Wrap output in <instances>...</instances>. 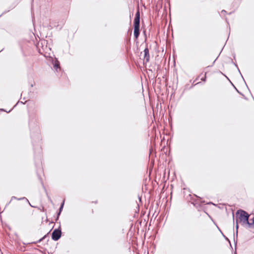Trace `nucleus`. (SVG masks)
Listing matches in <instances>:
<instances>
[{
	"mask_svg": "<svg viewBox=\"0 0 254 254\" xmlns=\"http://www.w3.org/2000/svg\"><path fill=\"white\" fill-rule=\"evenodd\" d=\"M144 59L145 60L146 62H148L150 59V55H149V49L146 46V47L144 50Z\"/></svg>",
	"mask_w": 254,
	"mask_h": 254,
	"instance_id": "5",
	"label": "nucleus"
},
{
	"mask_svg": "<svg viewBox=\"0 0 254 254\" xmlns=\"http://www.w3.org/2000/svg\"><path fill=\"white\" fill-rule=\"evenodd\" d=\"M233 221H234V214H233Z\"/></svg>",
	"mask_w": 254,
	"mask_h": 254,
	"instance_id": "20",
	"label": "nucleus"
},
{
	"mask_svg": "<svg viewBox=\"0 0 254 254\" xmlns=\"http://www.w3.org/2000/svg\"><path fill=\"white\" fill-rule=\"evenodd\" d=\"M232 63L233 64H234L235 65V66L237 68V69H238V71H239V72L240 74H241V75L242 77L243 78V80H244V82H245V84H246V86H247V88H248V85H247L246 82V81H245V79H244V77H243V76L242 74H241V71H240V69H239V67H238V66L237 64L236 63H235V62H234L233 61H232Z\"/></svg>",
	"mask_w": 254,
	"mask_h": 254,
	"instance_id": "8",
	"label": "nucleus"
},
{
	"mask_svg": "<svg viewBox=\"0 0 254 254\" xmlns=\"http://www.w3.org/2000/svg\"><path fill=\"white\" fill-rule=\"evenodd\" d=\"M1 111H5V110L3 109H0Z\"/></svg>",
	"mask_w": 254,
	"mask_h": 254,
	"instance_id": "22",
	"label": "nucleus"
},
{
	"mask_svg": "<svg viewBox=\"0 0 254 254\" xmlns=\"http://www.w3.org/2000/svg\"><path fill=\"white\" fill-rule=\"evenodd\" d=\"M210 203H211V204H213V203H212V202H210ZM208 204H209V203H208Z\"/></svg>",
	"mask_w": 254,
	"mask_h": 254,
	"instance_id": "27",
	"label": "nucleus"
},
{
	"mask_svg": "<svg viewBox=\"0 0 254 254\" xmlns=\"http://www.w3.org/2000/svg\"><path fill=\"white\" fill-rule=\"evenodd\" d=\"M201 80L202 81H204V82L206 81V72L205 73L204 76L203 77H202Z\"/></svg>",
	"mask_w": 254,
	"mask_h": 254,
	"instance_id": "13",
	"label": "nucleus"
},
{
	"mask_svg": "<svg viewBox=\"0 0 254 254\" xmlns=\"http://www.w3.org/2000/svg\"><path fill=\"white\" fill-rule=\"evenodd\" d=\"M239 222L238 221V219H236V231H238L239 229Z\"/></svg>",
	"mask_w": 254,
	"mask_h": 254,
	"instance_id": "12",
	"label": "nucleus"
},
{
	"mask_svg": "<svg viewBox=\"0 0 254 254\" xmlns=\"http://www.w3.org/2000/svg\"><path fill=\"white\" fill-rule=\"evenodd\" d=\"M33 140H32V143H33ZM33 145H34V144H33Z\"/></svg>",
	"mask_w": 254,
	"mask_h": 254,
	"instance_id": "24",
	"label": "nucleus"
},
{
	"mask_svg": "<svg viewBox=\"0 0 254 254\" xmlns=\"http://www.w3.org/2000/svg\"><path fill=\"white\" fill-rule=\"evenodd\" d=\"M17 197H16V196H12L11 198V200H13V199H17Z\"/></svg>",
	"mask_w": 254,
	"mask_h": 254,
	"instance_id": "15",
	"label": "nucleus"
},
{
	"mask_svg": "<svg viewBox=\"0 0 254 254\" xmlns=\"http://www.w3.org/2000/svg\"><path fill=\"white\" fill-rule=\"evenodd\" d=\"M52 64L53 65V67L55 70L57 71H58V69L61 70L60 67V62L58 60L57 58H55L54 59H52Z\"/></svg>",
	"mask_w": 254,
	"mask_h": 254,
	"instance_id": "4",
	"label": "nucleus"
},
{
	"mask_svg": "<svg viewBox=\"0 0 254 254\" xmlns=\"http://www.w3.org/2000/svg\"><path fill=\"white\" fill-rule=\"evenodd\" d=\"M139 200L141 201V198L139 197Z\"/></svg>",
	"mask_w": 254,
	"mask_h": 254,
	"instance_id": "26",
	"label": "nucleus"
},
{
	"mask_svg": "<svg viewBox=\"0 0 254 254\" xmlns=\"http://www.w3.org/2000/svg\"><path fill=\"white\" fill-rule=\"evenodd\" d=\"M62 230L61 228V226L57 229H55L53 230L52 233V239L53 240L55 241H58L62 236Z\"/></svg>",
	"mask_w": 254,
	"mask_h": 254,
	"instance_id": "3",
	"label": "nucleus"
},
{
	"mask_svg": "<svg viewBox=\"0 0 254 254\" xmlns=\"http://www.w3.org/2000/svg\"><path fill=\"white\" fill-rule=\"evenodd\" d=\"M250 215L243 209H239L236 212V219H238L239 223L247 228L254 229V217L252 219V222L249 221Z\"/></svg>",
	"mask_w": 254,
	"mask_h": 254,
	"instance_id": "1",
	"label": "nucleus"
},
{
	"mask_svg": "<svg viewBox=\"0 0 254 254\" xmlns=\"http://www.w3.org/2000/svg\"><path fill=\"white\" fill-rule=\"evenodd\" d=\"M238 234V231H236V233H234V242L235 244V247H236V245H237V243Z\"/></svg>",
	"mask_w": 254,
	"mask_h": 254,
	"instance_id": "9",
	"label": "nucleus"
},
{
	"mask_svg": "<svg viewBox=\"0 0 254 254\" xmlns=\"http://www.w3.org/2000/svg\"><path fill=\"white\" fill-rule=\"evenodd\" d=\"M223 236L224 237V238L226 240L229 241V243L230 244V240H229V239L226 237L223 234H222Z\"/></svg>",
	"mask_w": 254,
	"mask_h": 254,
	"instance_id": "14",
	"label": "nucleus"
},
{
	"mask_svg": "<svg viewBox=\"0 0 254 254\" xmlns=\"http://www.w3.org/2000/svg\"><path fill=\"white\" fill-rule=\"evenodd\" d=\"M235 88H236V90L237 91V92H238L239 93H240V94H242V95H243L241 93H240V92L239 91V90H238L237 89V88H236V87H235Z\"/></svg>",
	"mask_w": 254,
	"mask_h": 254,
	"instance_id": "19",
	"label": "nucleus"
},
{
	"mask_svg": "<svg viewBox=\"0 0 254 254\" xmlns=\"http://www.w3.org/2000/svg\"><path fill=\"white\" fill-rule=\"evenodd\" d=\"M220 73H221L222 74L224 75L229 80V78L226 75H225L224 73H223L221 71H220Z\"/></svg>",
	"mask_w": 254,
	"mask_h": 254,
	"instance_id": "17",
	"label": "nucleus"
},
{
	"mask_svg": "<svg viewBox=\"0 0 254 254\" xmlns=\"http://www.w3.org/2000/svg\"><path fill=\"white\" fill-rule=\"evenodd\" d=\"M226 13H227V12H226V10H222L221 11V13H223V14H225Z\"/></svg>",
	"mask_w": 254,
	"mask_h": 254,
	"instance_id": "16",
	"label": "nucleus"
},
{
	"mask_svg": "<svg viewBox=\"0 0 254 254\" xmlns=\"http://www.w3.org/2000/svg\"><path fill=\"white\" fill-rule=\"evenodd\" d=\"M216 60V59L215 61H214V62H213V64H214V63L215 62Z\"/></svg>",
	"mask_w": 254,
	"mask_h": 254,
	"instance_id": "25",
	"label": "nucleus"
},
{
	"mask_svg": "<svg viewBox=\"0 0 254 254\" xmlns=\"http://www.w3.org/2000/svg\"><path fill=\"white\" fill-rule=\"evenodd\" d=\"M17 200H25L26 201V202H28V203L32 207H33L34 206H32L30 202L29 201V200H28V199L27 198H26L25 197H20V198H17Z\"/></svg>",
	"mask_w": 254,
	"mask_h": 254,
	"instance_id": "11",
	"label": "nucleus"
},
{
	"mask_svg": "<svg viewBox=\"0 0 254 254\" xmlns=\"http://www.w3.org/2000/svg\"><path fill=\"white\" fill-rule=\"evenodd\" d=\"M217 228L218 229V230L220 231V232L222 234H223V233L222 232V231H221V230L220 229V228L218 227V226H217Z\"/></svg>",
	"mask_w": 254,
	"mask_h": 254,
	"instance_id": "18",
	"label": "nucleus"
},
{
	"mask_svg": "<svg viewBox=\"0 0 254 254\" xmlns=\"http://www.w3.org/2000/svg\"><path fill=\"white\" fill-rule=\"evenodd\" d=\"M64 204V200H63V201L61 203V206L59 209V212L57 213V217L56 218V220H57L59 219V217L60 215H61L62 211H63Z\"/></svg>",
	"mask_w": 254,
	"mask_h": 254,
	"instance_id": "7",
	"label": "nucleus"
},
{
	"mask_svg": "<svg viewBox=\"0 0 254 254\" xmlns=\"http://www.w3.org/2000/svg\"><path fill=\"white\" fill-rule=\"evenodd\" d=\"M49 233H50V232L48 233H47V234H46L45 235H44L42 238L40 239L38 241H37V243H40L41 241H43L44 240H45L47 238H49L48 234Z\"/></svg>",
	"mask_w": 254,
	"mask_h": 254,
	"instance_id": "10",
	"label": "nucleus"
},
{
	"mask_svg": "<svg viewBox=\"0 0 254 254\" xmlns=\"http://www.w3.org/2000/svg\"><path fill=\"white\" fill-rule=\"evenodd\" d=\"M233 254H237L236 251H235V252Z\"/></svg>",
	"mask_w": 254,
	"mask_h": 254,
	"instance_id": "21",
	"label": "nucleus"
},
{
	"mask_svg": "<svg viewBox=\"0 0 254 254\" xmlns=\"http://www.w3.org/2000/svg\"><path fill=\"white\" fill-rule=\"evenodd\" d=\"M140 13L139 10H138L135 13L133 21V35L135 39H137L140 35Z\"/></svg>",
	"mask_w": 254,
	"mask_h": 254,
	"instance_id": "2",
	"label": "nucleus"
},
{
	"mask_svg": "<svg viewBox=\"0 0 254 254\" xmlns=\"http://www.w3.org/2000/svg\"><path fill=\"white\" fill-rule=\"evenodd\" d=\"M36 131L37 132H36V133L35 135L34 134L31 133V138H32V140H34V137H35V140L39 141L40 140V134L39 133V128H36Z\"/></svg>",
	"mask_w": 254,
	"mask_h": 254,
	"instance_id": "6",
	"label": "nucleus"
},
{
	"mask_svg": "<svg viewBox=\"0 0 254 254\" xmlns=\"http://www.w3.org/2000/svg\"><path fill=\"white\" fill-rule=\"evenodd\" d=\"M200 83H201V82H199L197 83L196 84H200Z\"/></svg>",
	"mask_w": 254,
	"mask_h": 254,
	"instance_id": "23",
	"label": "nucleus"
}]
</instances>
